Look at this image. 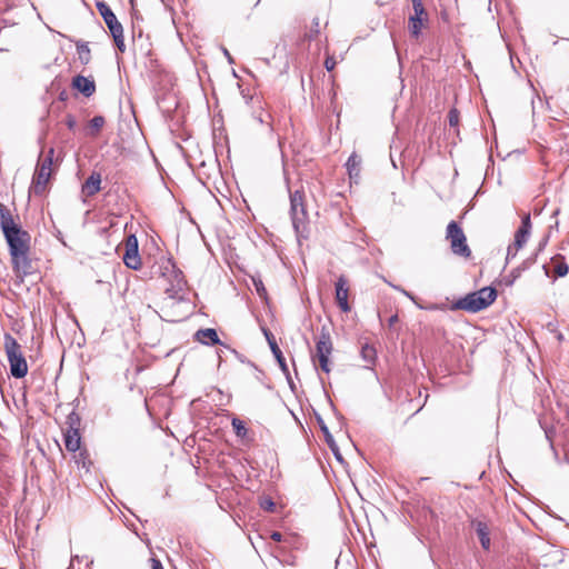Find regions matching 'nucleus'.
<instances>
[{
    "label": "nucleus",
    "instance_id": "nucleus-1",
    "mask_svg": "<svg viewBox=\"0 0 569 569\" xmlns=\"http://www.w3.org/2000/svg\"><path fill=\"white\" fill-rule=\"evenodd\" d=\"M333 352V343L330 332L323 326L317 337L315 351L311 353V360L316 369L321 370L326 375L331 372L330 356Z\"/></svg>",
    "mask_w": 569,
    "mask_h": 569
},
{
    "label": "nucleus",
    "instance_id": "nucleus-2",
    "mask_svg": "<svg viewBox=\"0 0 569 569\" xmlns=\"http://www.w3.org/2000/svg\"><path fill=\"white\" fill-rule=\"evenodd\" d=\"M496 289L491 287H486L459 299L453 305L452 309L466 310L469 312H478L489 307L496 300Z\"/></svg>",
    "mask_w": 569,
    "mask_h": 569
},
{
    "label": "nucleus",
    "instance_id": "nucleus-3",
    "mask_svg": "<svg viewBox=\"0 0 569 569\" xmlns=\"http://www.w3.org/2000/svg\"><path fill=\"white\" fill-rule=\"evenodd\" d=\"M4 350L12 377L21 379L28 373V363L22 352V347L11 336H4Z\"/></svg>",
    "mask_w": 569,
    "mask_h": 569
},
{
    "label": "nucleus",
    "instance_id": "nucleus-4",
    "mask_svg": "<svg viewBox=\"0 0 569 569\" xmlns=\"http://www.w3.org/2000/svg\"><path fill=\"white\" fill-rule=\"evenodd\" d=\"M446 239L450 243V249L453 254L469 259L472 254L470 247L467 242V237L462 228L456 222L450 221L446 229Z\"/></svg>",
    "mask_w": 569,
    "mask_h": 569
},
{
    "label": "nucleus",
    "instance_id": "nucleus-5",
    "mask_svg": "<svg viewBox=\"0 0 569 569\" xmlns=\"http://www.w3.org/2000/svg\"><path fill=\"white\" fill-rule=\"evenodd\" d=\"M97 9L109 28L117 48L123 52L126 46L122 24L118 21L116 14L106 2H97Z\"/></svg>",
    "mask_w": 569,
    "mask_h": 569
},
{
    "label": "nucleus",
    "instance_id": "nucleus-6",
    "mask_svg": "<svg viewBox=\"0 0 569 569\" xmlns=\"http://www.w3.org/2000/svg\"><path fill=\"white\" fill-rule=\"evenodd\" d=\"M413 13L408 18V30L412 38L418 39L422 29L428 27L429 14L423 7L422 0H411Z\"/></svg>",
    "mask_w": 569,
    "mask_h": 569
},
{
    "label": "nucleus",
    "instance_id": "nucleus-7",
    "mask_svg": "<svg viewBox=\"0 0 569 569\" xmlns=\"http://www.w3.org/2000/svg\"><path fill=\"white\" fill-rule=\"evenodd\" d=\"M11 264L14 274L21 281L26 277L33 276L39 272L37 260L31 258L30 251L11 257Z\"/></svg>",
    "mask_w": 569,
    "mask_h": 569
},
{
    "label": "nucleus",
    "instance_id": "nucleus-8",
    "mask_svg": "<svg viewBox=\"0 0 569 569\" xmlns=\"http://www.w3.org/2000/svg\"><path fill=\"white\" fill-rule=\"evenodd\" d=\"M4 238L9 246L10 257L31 250V237L29 232L23 230L21 227L9 232L8 234H4Z\"/></svg>",
    "mask_w": 569,
    "mask_h": 569
},
{
    "label": "nucleus",
    "instance_id": "nucleus-9",
    "mask_svg": "<svg viewBox=\"0 0 569 569\" xmlns=\"http://www.w3.org/2000/svg\"><path fill=\"white\" fill-rule=\"evenodd\" d=\"M53 173V171L36 167L31 186L29 188V196H34L39 198L44 197L49 191L50 180Z\"/></svg>",
    "mask_w": 569,
    "mask_h": 569
},
{
    "label": "nucleus",
    "instance_id": "nucleus-10",
    "mask_svg": "<svg viewBox=\"0 0 569 569\" xmlns=\"http://www.w3.org/2000/svg\"><path fill=\"white\" fill-rule=\"evenodd\" d=\"M305 200V192L302 190H296L290 194V211L296 230L299 229L300 224L306 222L308 217Z\"/></svg>",
    "mask_w": 569,
    "mask_h": 569
},
{
    "label": "nucleus",
    "instance_id": "nucleus-11",
    "mask_svg": "<svg viewBox=\"0 0 569 569\" xmlns=\"http://www.w3.org/2000/svg\"><path fill=\"white\" fill-rule=\"evenodd\" d=\"M122 259L124 264L132 270H139L141 268L142 261L139 254L138 239L134 234H129L126 238Z\"/></svg>",
    "mask_w": 569,
    "mask_h": 569
},
{
    "label": "nucleus",
    "instance_id": "nucleus-12",
    "mask_svg": "<svg viewBox=\"0 0 569 569\" xmlns=\"http://www.w3.org/2000/svg\"><path fill=\"white\" fill-rule=\"evenodd\" d=\"M530 216L527 214L522 218L521 226L516 231L513 243L508 248L509 253L513 252V254H516L525 246L530 236Z\"/></svg>",
    "mask_w": 569,
    "mask_h": 569
},
{
    "label": "nucleus",
    "instance_id": "nucleus-13",
    "mask_svg": "<svg viewBox=\"0 0 569 569\" xmlns=\"http://www.w3.org/2000/svg\"><path fill=\"white\" fill-rule=\"evenodd\" d=\"M336 302L342 312H349L351 307L348 302L350 292L349 281L345 276H340L336 281Z\"/></svg>",
    "mask_w": 569,
    "mask_h": 569
},
{
    "label": "nucleus",
    "instance_id": "nucleus-14",
    "mask_svg": "<svg viewBox=\"0 0 569 569\" xmlns=\"http://www.w3.org/2000/svg\"><path fill=\"white\" fill-rule=\"evenodd\" d=\"M168 264L171 267L169 273L173 280L171 286L164 288V291L172 299L181 298V293L186 288V281L183 279L182 272L176 270L174 266L171 264L170 261H168Z\"/></svg>",
    "mask_w": 569,
    "mask_h": 569
},
{
    "label": "nucleus",
    "instance_id": "nucleus-15",
    "mask_svg": "<svg viewBox=\"0 0 569 569\" xmlns=\"http://www.w3.org/2000/svg\"><path fill=\"white\" fill-rule=\"evenodd\" d=\"M346 169L351 183L361 181V172L363 169L362 157L353 151L346 162Z\"/></svg>",
    "mask_w": 569,
    "mask_h": 569
},
{
    "label": "nucleus",
    "instance_id": "nucleus-16",
    "mask_svg": "<svg viewBox=\"0 0 569 569\" xmlns=\"http://www.w3.org/2000/svg\"><path fill=\"white\" fill-rule=\"evenodd\" d=\"M71 88L82 93L86 98L93 96L97 89L93 77H84L82 74L72 78Z\"/></svg>",
    "mask_w": 569,
    "mask_h": 569
},
{
    "label": "nucleus",
    "instance_id": "nucleus-17",
    "mask_svg": "<svg viewBox=\"0 0 569 569\" xmlns=\"http://www.w3.org/2000/svg\"><path fill=\"white\" fill-rule=\"evenodd\" d=\"M63 437L64 446L68 451L76 453L78 450L83 448L81 446L80 430H76L73 428L72 430H63Z\"/></svg>",
    "mask_w": 569,
    "mask_h": 569
},
{
    "label": "nucleus",
    "instance_id": "nucleus-18",
    "mask_svg": "<svg viewBox=\"0 0 569 569\" xmlns=\"http://www.w3.org/2000/svg\"><path fill=\"white\" fill-rule=\"evenodd\" d=\"M0 227L3 234H8L9 232L20 228V226L14 222L10 210L2 203H0Z\"/></svg>",
    "mask_w": 569,
    "mask_h": 569
},
{
    "label": "nucleus",
    "instance_id": "nucleus-19",
    "mask_svg": "<svg viewBox=\"0 0 569 569\" xmlns=\"http://www.w3.org/2000/svg\"><path fill=\"white\" fill-rule=\"evenodd\" d=\"M471 523L476 529V532L480 540L481 547L485 550H489V548H490V530H489L488 525L480 520H472Z\"/></svg>",
    "mask_w": 569,
    "mask_h": 569
},
{
    "label": "nucleus",
    "instance_id": "nucleus-20",
    "mask_svg": "<svg viewBox=\"0 0 569 569\" xmlns=\"http://www.w3.org/2000/svg\"><path fill=\"white\" fill-rule=\"evenodd\" d=\"M101 176L100 173L92 172L82 186V192L87 197H92L100 191Z\"/></svg>",
    "mask_w": 569,
    "mask_h": 569
},
{
    "label": "nucleus",
    "instance_id": "nucleus-21",
    "mask_svg": "<svg viewBox=\"0 0 569 569\" xmlns=\"http://www.w3.org/2000/svg\"><path fill=\"white\" fill-rule=\"evenodd\" d=\"M196 340L203 345H219L218 333L212 328L200 329L196 332Z\"/></svg>",
    "mask_w": 569,
    "mask_h": 569
},
{
    "label": "nucleus",
    "instance_id": "nucleus-22",
    "mask_svg": "<svg viewBox=\"0 0 569 569\" xmlns=\"http://www.w3.org/2000/svg\"><path fill=\"white\" fill-rule=\"evenodd\" d=\"M72 458L79 468L84 469L86 472H90L93 462L90 459L89 452L86 448L78 450L76 453H73Z\"/></svg>",
    "mask_w": 569,
    "mask_h": 569
},
{
    "label": "nucleus",
    "instance_id": "nucleus-23",
    "mask_svg": "<svg viewBox=\"0 0 569 569\" xmlns=\"http://www.w3.org/2000/svg\"><path fill=\"white\" fill-rule=\"evenodd\" d=\"M106 124V119L102 116H96L93 117L87 128V136L91 138H97L100 134V131Z\"/></svg>",
    "mask_w": 569,
    "mask_h": 569
},
{
    "label": "nucleus",
    "instance_id": "nucleus-24",
    "mask_svg": "<svg viewBox=\"0 0 569 569\" xmlns=\"http://www.w3.org/2000/svg\"><path fill=\"white\" fill-rule=\"evenodd\" d=\"M361 358L366 362L367 368H372L377 361V350L373 346L365 343L360 351Z\"/></svg>",
    "mask_w": 569,
    "mask_h": 569
},
{
    "label": "nucleus",
    "instance_id": "nucleus-25",
    "mask_svg": "<svg viewBox=\"0 0 569 569\" xmlns=\"http://www.w3.org/2000/svg\"><path fill=\"white\" fill-rule=\"evenodd\" d=\"M231 426L237 437L241 439H246L248 437L249 430L244 421L237 417H233L231 420Z\"/></svg>",
    "mask_w": 569,
    "mask_h": 569
},
{
    "label": "nucleus",
    "instance_id": "nucleus-26",
    "mask_svg": "<svg viewBox=\"0 0 569 569\" xmlns=\"http://www.w3.org/2000/svg\"><path fill=\"white\" fill-rule=\"evenodd\" d=\"M77 52L82 64H88L91 60V51L87 43L78 41L76 43Z\"/></svg>",
    "mask_w": 569,
    "mask_h": 569
},
{
    "label": "nucleus",
    "instance_id": "nucleus-27",
    "mask_svg": "<svg viewBox=\"0 0 569 569\" xmlns=\"http://www.w3.org/2000/svg\"><path fill=\"white\" fill-rule=\"evenodd\" d=\"M269 345H270L271 351L274 355L277 361L279 362L281 369L283 371H286L287 370L286 360H284V357H283L280 348L278 347L277 342L274 340L269 339Z\"/></svg>",
    "mask_w": 569,
    "mask_h": 569
},
{
    "label": "nucleus",
    "instance_id": "nucleus-28",
    "mask_svg": "<svg viewBox=\"0 0 569 569\" xmlns=\"http://www.w3.org/2000/svg\"><path fill=\"white\" fill-rule=\"evenodd\" d=\"M252 283H253V287L257 291V293L259 295V297L261 299H263L264 301L268 300V291L263 284V281L261 280L260 277H252Z\"/></svg>",
    "mask_w": 569,
    "mask_h": 569
},
{
    "label": "nucleus",
    "instance_id": "nucleus-29",
    "mask_svg": "<svg viewBox=\"0 0 569 569\" xmlns=\"http://www.w3.org/2000/svg\"><path fill=\"white\" fill-rule=\"evenodd\" d=\"M80 423H81V420H80L79 415L76 412H71L67 418V421H66L67 427L63 430H72V428L76 430H80Z\"/></svg>",
    "mask_w": 569,
    "mask_h": 569
},
{
    "label": "nucleus",
    "instance_id": "nucleus-30",
    "mask_svg": "<svg viewBox=\"0 0 569 569\" xmlns=\"http://www.w3.org/2000/svg\"><path fill=\"white\" fill-rule=\"evenodd\" d=\"M259 506L262 510L268 512H276L277 506L271 497L264 496L259 499Z\"/></svg>",
    "mask_w": 569,
    "mask_h": 569
},
{
    "label": "nucleus",
    "instance_id": "nucleus-31",
    "mask_svg": "<svg viewBox=\"0 0 569 569\" xmlns=\"http://www.w3.org/2000/svg\"><path fill=\"white\" fill-rule=\"evenodd\" d=\"M448 122L449 126L455 128L457 130V133H459L458 126L460 122V112L456 108H451L448 113Z\"/></svg>",
    "mask_w": 569,
    "mask_h": 569
},
{
    "label": "nucleus",
    "instance_id": "nucleus-32",
    "mask_svg": "<svg viewBox=\"0 0 569 569\" xmlns=\"http://www.w3.org/2000/svg\"><path fill=\"white\" fill-rule=\"evenodd\" d=\"M569 267L563 260H556L553 264V272L557 277H565L568 274Z\"/></svg>",
    "mask_w": 569,
    "mask_h": 569
},
{
    "label": "nucleus",
    "instance_id": "nucleus-33",
    "mask_svg": "<svg viewBox=\"0 0 569 569\" xmlns=\"http://www.w3.org/2000/svg\"><path fill=\"white\" fill-rule=\"evenodd\" d=\"M319 33H320V22H319V19L316 18L312 21V26H311L309 32L306 33V37L309 40H311V39L317 38Z\"/></svg>",
    "mask_w": 569,
    "mask_h": 569
},
{
    "label": "nucleus",
    "instance_id": "nucleus-34",
    "mask_svg": "<svg viewBox=\"0 0 569 569\" xmlns=\"http://www.w3.org/2000/svg\"><path fill=\"white\" fill-rule=\"evenodd\" d=\"M37 167L44 168L46 170H50V171L54 172L53 160H51L50 158L44 157L43 154L40 156V158L38 160V163H37Z\"/></svg>",
    "mask_w": 569,
    "mask_h": 569
},
{
    "label": "nucleus",
    "instance_id": "nucleus-35",
    "mask_svg": "<svg viewBox=\"0 0 569 569\" xmlns=\"http://www.w3.org/2000/svg\"><path fill=\"white\" fill-rule=\"evenodd\" d=\"M337 66V61H336V58L333 56H327L326 60H325V68L328 70V71H332L335 69V67Z\"/></svg>",
    "mask_w": 569,
    "mask_h": 569
},
{
    "label": "nucleus",
    "instance_id": "nucleus-36",
    "mask_svg": "<svg viewBox=\"0 0 569 569\" xmlns=\"http://www.w3.org/2000/svg\"><path fill=\"white\" fill-rule=\"evenodd\" d=\"M66 124H67L69 130H74V128L77 126L76 118L73 116H71V114L67 116Z\"/></svg>",
    "mask_w": 569,
    "mask_h": 569
},
{
    "label": "nucleus",
    "instance_id": "nucleus-37",
    "mask_svg": "<svg viewBox=\"0 0 569 569\" xmlns=\"http://www.w3.org/2000/svg\"><path fill=\"white\" fill-rule=\"evenodd\" d=\"M399 322V317L397 313L392 315L389 319H388V327L389 329H395L396 326L398 325Z\"/></svg>",
    "mask_w": 569,
    "mask_h": 569
},
{
    "label": "nucleus",
    "instance_id": "nucleus-38",
    "mask_svg": "<svg viewBox=\"0 0 569 569\" xmlns=\"http://www.w3.org/2000/svg\"><path fill=\"white\" fill-rule=\"evenodd\" d=\"M270 538L276 542L287 541V539L283 538V536L279 531H273L270 535Z\"/></svg>",
    "mask_w": 569,
    "mask_h": 569
},
{
    "label": "nucleus",
    "instance_id": "nucleus-39",
    "mask_svg": "<svg viewBox=\"0 0 569 569\" xmlns=\"http://www.w3.org/2000/svg\"><path fill=\"white\" fill-rule=\"evenodd\" d=\"M150 562H151V569H163V566L159 559L151 558Z\"/></svg>",
    "mask_w": 569,
    "mask_h": 569
},
{
    "label": "nucleus",
    "instance_id": "nucleus-40",
    "mask_svg": "<svg viewBox=\"0 0 569 569\" xmlns=\"http://www.w3.org/2000/svg\"><path fill=\"white\" fill-rule=\"evenodd\" d=\"M54 149L53 148H50L43 156L47 157V158H50L51 160L54 161Z\"/></svg>",
    "mask_w": 569,
    "mask_h": 569
}]
</instances>
